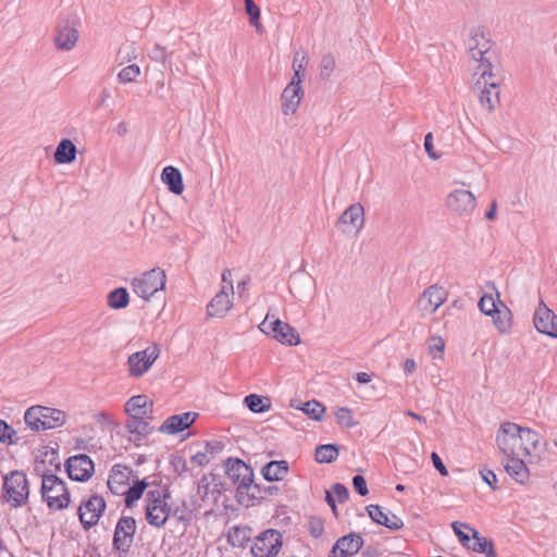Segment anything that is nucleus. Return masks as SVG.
<instances>
[{"instance_id": "obj_31", "label": "nucleus", "mask_w": 557, "mask_h": 557, "mask_svg": "<svg viewBox=\"0 0 557 557\" xmlns=\"http://www.w3.org/2000/svg\"><path fill=\"white\" fill-rule=\"evenodd\" d=\"M77 148L69 138H63L53 153L54 161L58 164H69L76 159Z\"/></svg>"}, {"instance_id": "obj_19", "label": "nucleus", "mask_w": 557, "mask_h": 557, "mask_svg": "<svg viewBox=\"0 0 557 557\" xmlns=\"http://www.w3.org/2000/svg\"><path fill=\"white\" fill-rule=\"evenodd\" d=\"M199 417V413L187 411L169 417L158 429L160 433L178 434L188 429Z\"/></svg>"}, {"instance_id": "obj_52", "label": "nucleus", "mask_w": 557, "mask_h": 557, "mask_svg": "<svg viewBox=\"0 0 557 557\" xmlns=\"http://www.w3.org/2000/svg\"><path fill=\"white\" fill-rule=\"evenodd\" d=\"M170 465L172 466L173 471L178 475L189 471L186 459L181 455L172 454L170 456Z\"/></svg>"}, {"instance_id": "obj_59", "label": "nucleus", "mask_w": 557, "mask_h": 557, "mask_svg": "<svg viewBox=\"0 0 557 557\" xmlns=\"http://www.w3.org/2000/svg\"><path fill=\"white\" fill-rule=\"evenodd\" d=\"M424 150L426 151L429 158L432 160H437L441 156L434 150L433 146V135L432 133H428L424 137Z\"/></svg>"}, {"instance_id": "obj_1", "label": "nucleus", "mask_w": 557, "mask_h": 557, "mask_svg": "<svg viewBox=\"0 0 557 557\" xmlns=\"http://www.w3.org/2000/svg\"><path fill=\"white\" fill-rule=\"evenodd\" d=\"M471 34L472 37L469 45L470 54L473 60L480 62L479 67L482 71L481 78L484 79V88L480 94V102L482 107H485L488 111H492L499 103L498 83L494 81L488 82L486 79V76L490 78L495 76V74L492 72L493 64L491 59L487 57L493 42L488 38L490 33L484 26L474 27Z\"/></svg>"}, {"instance_id": "obj_8", "label": "nucleus", "mask_w": 557, "mask_h": 557, "mask_svg": "<svg viewBox=\"0 0 557 557\" xmlns=\"http://www.w3.org/2000/svg\"><path fill=\"white\" fill-rule=\"evenodd\" d=\"M519 433H521V426L517 423L500 424L496 433V444L506 457L521 456Z\"/></svg>"}, {"instance_id": "obj_56", "label": "nucleus", "mask_w": 557, "mask_h": 557, "mask_svg": "<svg viewBox=\"0 0 557 557\" xmlns=\"http://www.w3.org/2000/svg\"><path fill=\"white\" fill-rule=\"evenodd\" d=\"M293 69H294V75H293L289 84H295V87H301L304 72H305V65L302 63H299L296 65V57L294 58Z\"/></svg>"}, {"instance_id": "obj_63", "label": "nucleus", "mask_w": 557, "mask_h": 557, "mask_svg": "<svg viewBox=\"0 0 557 557\" xmlns=\"http://www.w3.org/2000/svg\"><path fill=\"white\" fill-rule=\"evenodd\" d=\"M190 460L199 467H203L210 461L207 453L205 451L196 453L194 456H191Z\"/></svg>"}, {"instance_id": "obj_17", "label": "nucleus", "mask_w": 557, "mask_h": 557, "mask_svg": "<svg viewBox=\"0 0 557 557\" xmlns=\"http://www.w3.org/2000/svg\"><path fill=\"white\" fill-rule=\"evenodd\" d=\"M234 294L233 282L228 286H222L221 290L211 299L207 306V313L212 318H223L232 308L231 296Z\"/></svg>"}, {"instance_id": "obj_3", "label": "nucleus", "mask_w": 557, "mask_h": 557, "mask_svg": "<svg viewBox=\"0 0 557 557\" xmlns=\"http://www.w3.org/2000/svg\"><path fill=\"white\" fill-rule=\"evenodd\" d=\"M24 421L33 431L51 430L65 423L66 413L57 408L36 405L25 411Z\"/></svg>"}, {"instance_id": "obj_62", "label": "nucleus", "mask_w": 557, "mask_h": 557, "mask_svg": "<svg viewBox=\"0 0 557 557\" xmlns=\"http://www.w3.org/2000/svg\"><path fill=\"white\" fill-rule=\"evenodd\" d=\"M431 460H432L433 467L441 473V475H443V476L448 475V470L445 467L444 462L442 461V459L437 453L433 451L431 454Z\"/></svg>"}, {"instance_id": "obj_42", "label": "nucleus", "mask_w": 557, "mask_h": 557, "mask_svg": "<svg viewBox=\"0 0 557 557\" xmlns=\"http://www.w3.org/2000/svg\"><path fill=\"white\" fill-rule=\"evenodd\" d=\"M335 419L337 424L347 429H352L358 424L354 418L352 410L348 407H339L335 412Z\"/></svg>"}, {"instance_id": "obj_14", "label": "nucleus", "mask_w": 557, "mask_h": 557, "mask_svg": "<svg viewBox=\"0 0 557 557\" xmlns=\"http://www.w3.org/2000/svg\"><path fill=\"white\" fill-rule=\"evenodd\" d=\"M159 352V346L153 344L141 351L132 354L127 360L131 375L135 377L144 375L151 368Z\"/></svg>"}, {"instance_id": "obj_18", "label": "nucleus", "mask_w": 557, "mask_h": 557, "mask_svg": "<svg viewBox=\"0 0 557 557\" xmlns=\"http://www.w3.org/2000/svg\"><path fill=\"white\" fill-rule=\"evenodd\" d=\"M364 223V209L361 203L356 202L350 205L339 216L338 224H343L344 233L354 232L357 234Z\"/></svg>"}, {"instance_id": "obj_7", "label": "nucleus", "mask_w": 557, "mask_h": 557, "mask_svg": "<svg viewBox=\"0 0 557 557\" xmlns=\"http://www.w3.org/2000/svg\"><path fill=\"white\" fill-rule=\"evenodd\" d=\"M79 18L76 13L70 12L57 24V34L54 36V45L57 49L70 51L72 50L78 40L77 26Z\"/></svg>"}, {"instance_id": "obj_45", "label": "nucleus", "mask_w": 557, "mask_h": 557, "mask_svg": "<svg viewBox=\"0 0 557 557\" xmlns=\"http://www.w3.org/2000/svg\"><path fill=\"white\" fill-rule=\"evenodd\" d=\"M470 531L472 533L473 542H470V547L468 548L472 549L475 553L483 554L486 550V548L491 545L492 541L482 536L476 529H470Z\"/></svg>"}, {"instance_id": "obj_30", "label": "nucleus", "mask_w": 557, "mask_h": 557, "mask_svg": "<svg viewBox=\"0 0 557 557\" xmlns=\"http://www.w3.org/2000/svg\"><path fill=\"white\" fill-rule=\"evenodd\" d=\"M149 487L148 479H134L133 483L124 491V503L126 508H132L139 500L146 488Z\"/></svg>"}, {"instance_id": "obj_61", "label": "nucleus", "mask_w": 557, "mask_h": 557, "mask_svg": "<svg viewBox=\"0 0 557 557\" xmlns=\"http://www.w3.org/2000/svg\"><path fill=\"white\" fill-rule=\"evenodd\" d=\"M205 453L215 455L223 451L225 445L220 441H207L205 444Z\"/></svg>"}, {"instance_id": "obj_37", "label": "nucleus", "mask_w": 557, "mask_h": 557, "mask_svg": "<svg viewBox=\"0 0 557 557\" xmlns=\"http://www.w3.org/2000/svg\"><path fill=\"white\" fill-rule=\"evenodd\" d=\"M251 529L247 527H233L227 534V542L233 547H244L245 544L250 540Z\"/></svg>"}, {"instance_id": "obj_28", "label": "nucleus", "mask_w": 557, "mask_h": 557, "mask_svg": "<svg viewBox=\"0 0 557 557\" xmlns=\"http://www.w3.org/2000/svg\"><path fill=\"white\" fill-rule=\"evenodd\" d=\"M280 487L277 485H264L260 483H252L249 491H247V498L243 500L245 504H240L242 506L249 507L251 502L257 500L261 503L265 499V495L274 496L280 493Z\"/></svg>"}, {"instance_id": "obj_34", "label": "nucleus", "mask_w": 557, "mask_h": 557, "mask_svg": "<svg viewBox=\"0 0 557 557\" xmlns=\"http://www.w3.org/2000/svg\"><path fill=\"white\" fill-rule=\"evenodd\" d=\"M341 446L337 444H321L315 447L314 460L319 463H331L337 459Z\"/></svg>"}, {"instance_id": "obj_4", "label": "nucleus", "mask_w": 557, "mask_h": 557, "mask_svg": "<svg viewBox=\"0 0 557 557\" xmlns=\"http://www.w3.org/2000/svg\"><path fill=\"white\" fill-rule=\"evenodd\" d=\"M225 474L234 483L237 484L236 500L238 504H245L243 500L247 498V491L253 483V469L239 458L228 457L224 461Z\"/></svg>"}, {"instance_id": "obj_54", "label": "nucleus", "mask_w": 557, "mask_h": 557, "mask_svg": "<svg viewBox=\"0 0 557 557\" xmlns=\"http://www.w3.org/2000/svg\"><path fill=\"white\" fill-rule=\"evenodd\" d=\"M482 480L493 490H497V476L493 470L483 468L480 470Z\"/></svg>"}, {"instance_id": "obj_20", "label": "nucleus", "mask_w": 557, "mask_h": 557, "mask_svg": "<svg viewBox=\"0 0 557 557\" xmlns=\"http://www.w3.org/2000/svg\"><path fill=\"white\" fill-rule=\"evenodd\" d=\"M363 543L364 541L360 534L349 533L344 535L335 542L329 557H337V549L339 550V557H350L362 548Z\"/></svg>"}, {"instance_id": "obj_41", "label": "nucleus", "mask_w": 557, "mask_h": 557, "mask_svg": "<svg viewBox=\"0 0 557 557\" xmlns=\"http://www.w3.org/2000/svg\"><path fill=\"white\" fill-rule=\"evenodd\" d=\"M510 311L508 308L500 310L499 308L496 310L495 313H492L490 317L493 318V322L495 326L502 333H506L511 327V320H510Z\"/></svg>"}, {"instance_id": "obj_16", "label": "nucleus", "mask_w": 557, "mask_h": 557, "mask_svg": "<svg viewBox=\"0 0 557 557\" xmlns=\"http://www.w3.org/2000/svg\"><path fill=\"white\" fill-rule=\"evenodd\" d=\"M535 329L552 338H557V315L549 309L543 299L540 300L533 317Z\"/></svg>"}, {"instance_id": "obj_47", "label": "nucleus", "mask_w": 557, "mask_h": 557, "mask_svg": "<svg viewBox=\"0 0 557 557\" xmlns=\"http://www.w3.org/2000/svg\"><path fill=\"white\" fill-rule=\"evenodd\" d=\"M0 442L16 444L18 438L16 437V431L8 424L4 420L0 419Z\"/></svg>"}, {"instance_id": "obj_13", "label": "nucleus", "mask_w": 557, "mask_h": 557, "mask_svg": "<svg viewBox=\"0 0 557 557\" xmlns=\"http://www.w3.org/2000/svg\"><path fill=\"white\" fill-rule=\"evenodd\" d=\"M65 471L72 481L86 482L95 472V463L86 454H79L66 459Z\"/></svg>"}, {"instance_id": "obj_26", "label": "nucleus", "mask_w": 557, "mask_h": 557, "mask_svg": "<svg viewBox=\"0 0 557 557\" xmlns=\"http://www.w3.org/2000/svg\"><path fill=\"white\" fill-rule=\"evenodd\" d=\"M151 414L152 409L149 410L148 414L128 417V419L125 422V429L131 434L136 435V440L148 436L150 433H152L153 428L145 419H151Z\"/></svg>"}, {"instance_id": "obj_46", "label": "nucleus", "mask_w": 557, "mask_h": 557, "mask_svg": "<svg viewBox=\"0 0 557 557\" xmlns=\"http://www.w3.org/2000/svg\"><path fill=\"white\" fill-rule=\"evenodd\" d=\"M140 74V67L137 64L125 66L117 74L119 82L122 84L135 82Z\"/></svg>"}, {"instance_id": "obj_2", "label": "nucleus", "mask_w": 557, "mask_h": 557, "mask_svg": "<svg viewBox=\"0 0 557 557\" xmlns=\"http://www.w3.org/2000/svg\"><path fill=\"white\" fill-rule=\"evenodd\" d=\"M40 493L51 510H63L71 503V495L64 480L51 472H42Z\"/></svg>"}, {"instance_id": "obj_60", "label": "nucleus", "mask_w": 557, "mask_h": 557, "mask_svg": "<svg viewBox=\"0 0 557 557\" xmlns=\"http://www.w3.org/2000/svg\"><path fill=\"white\" fill-rule=\"evenodd\" d=\"M171 516H173L177 521L181 522H189L191 519L190 511H186L180 506L172 508Z\"/></svg>"}, {"instance_id": "obj_12", "label": "nucleus", "mask_w": 557, "mask_h": 557, "mask_svg": "<svg viewBox=\"0 0 557 557\" xmlns=\"http://www.w3.org/2000/svg\"><path fill=\"white\" fill-rule=\"evenodd\" d=\"M136 533V520L129 516H122L114 530L113 548L120 553H128Z\"/></svg>"}, {"instance_id": "obj_35", "label": "nucleus", "mask_w": 557, "mask_h": 557, "mask_svg": "<svg viewBox=\"0 0 557 557\" xmlns=\"http://www.w3.org/2000/svg\"><path fill=\"white\" fill-rule=\"evenodd\" d=\"M246 407L255 413H263L271 409V399L258 394H249L244 398Z\"/></svg>"}, {"instance_id": "obj_24", "label": "nucleus", "mask_w": 557, "mask_h": 557, "mask_svg": "<svg viewBox=\"0 0 557 557\" xmlns=\"http://www.w3.org/2000/svg\"><path fill=\"white\" fill-rule=\"evenodd\" d=\"M302 95L304 90L301 87H295V84H288L281 96L283 114H294L298 109Z\"/></svg>"}, {"instance_id": "obj_58", "label": "nucleus", "mask_w": 557, "mask_h": 557, "mask_svg": "<svg viewBox=\"0 0 557 557\" xmlns=\"http://www.w3.org/2000/svg\"><path fill=\"white\" fill-rule=\"evenodd\" d=\"M352 486L360 496H366L369 493L366 479L357 474L352 478Z\"/></svg>"}, {"instance_id": "obj_38", "label": "nucleus", "mask_w": 557, "mask_h": 557, "mask_svg": "<svg viewBox=\"0 0 557 557\" xmlns=\"http://www.w3.org/2000/svg\"><path fill=\"white\" fill-rule=\"evenodd\" d=\"M162 499H160L159 490H150L146 493L145 497V516L147 521H153L154 523H158L159 520H154L156 518L153 516V510L162 504Z\"/></svg>"}, {"instance_id": "obj_50", "label": "nucleus", "mask_w": 557, "mask_h": 557, "mask_svg": "<svg viewBox=\"0 0 557 557\" xmlns=\"http://www.w3.org/2000/svg\"><path fill=\"white\" fill-rule=\"evenodd\" d=\"M480 310L485 315H491L492 313H495L498 309V305L496 304V300L492 295L484 294L478 304Z\"/></svg>"}, {"instance_id": "obj_36", "label": "nucleus", "mask_w": 557, "mask_h": 557, "mask_svg": "<svg viewBox=\"0 0 557 557\" xmlns=\"http://www.w3.org/2000/svg\"><path fill=\"white\" fill-rule=\"evenodd\" d=\"M108 306L112 309H124L129 304V294L125 287H117L111 290L107 296Z\"/></svg>"}, {"instance_id": "obj_10", "label": "nucleus", "mask_w": 557, "mask_h": 557, "mask_svg": "<svg viewBox=\"0 0 557 557\" xmlns=\"http://www.w3.org/2000/svg\"><path fill=\"white\" fill-rule=\"evenodd\" d=\"M106 508V499L99 494H94L88 499H83L78 507L77 515L84 530L87 531L95 527Z\"/></svg>"}, {"instance_id": "obj_44", "label": "nucleus", "mask_w": 557, "mask_h": 557, "mask_svg": "<svg viewBox=\"0 0 557 557\" xmlns=\"http://www.w3.org/2000/svg\"><path fill=\"white\" fill-rule=\"evenodd\" d=\"M336 69L335 57L332 53L323 54L320 61V77L329 79Z\"/></svg>"}, {"instance_id": "obj_49", "label": "nucleus", "mask_w": 557, "mask_h": 557, "mask_svg": "<svg viewBox=\"0 0 557 557\" xmlns=\"http://www.w3.org/2000/svg\"><path fill=\"white\" fill-rule=\"evenodd\" d=\"M148 55L152 61L165 64L168 60L171 59L172 52H168L165 47L159 44H154V46L149 51Z\"/></svg>"}, {"instance_id": "obj_23", "label": "nucleus", "mask_w": 557, "mask_h": 557, "mask_svg": "<svg viewBox=\"0 0 557 557\" xmlns=\"http://www.w3.org/2000/svg\"><path fill=\"white\" fill-rule=\"evenodd\" d=\"M126 470H128V466L125 465L115 463L112 466L107 482L112 494L123 495L127 488L129 480L127 479Z\"/></svg>"}, {"instance_id": "obj_48", "label": "nucleus", "mask_w": 557, "mask_h": 557, "mask_svg": "<svg viewBox=\"0 0 557 557\" xmlns=\"http://www.w3.org/2000/svg\"><path fill=\"white\" fill-rule=\"evenodd\" d=\"M451 528H453L455 534L457 535L459 542L462 544V546L470 547L471 537L468 533H466L463 531V529L470 530L472 528L469 527V524L460 522V521H454L451 523Z\"/></svg>"}, {"instance_id": "obj_53", "label": "nucleus", "mask_w": 557, "mask_h": 557, "mask_svg": "<svg viewBox=\"0 0 557 557\" xmlns=\"http://www.w3.org/2000/svg\"><path fill=\"white\" fill-rule=\"evenodd\" d=\"M323 531H324L323 520L318 517H311L309 520V533L313 537L318 539L322 535Z\"/></svg>"}, {"instance_id": "obj_33", "label": "nucleus", "mask_w": 557, "mask_h": 557, "mask_svg": "<svg viewBox=\"0 0 557 557\" xmlns=\"http://www.w3.org/2000/svg\"><path fill=\"white\" fill-rule=\"evenodd\" d=\"M520 438V451L521 456H530L531 449H536L540 443V435L536 431L531 430L529 428L521 426V433H519Z\"/></svg>"}, {"instance_id": "obj_39", "label": "nucleus", "mask_w": 557, "mask_h": 557, "mask_svg": "<svg viewBox=\"0 0 557 557\" xmlns=\"http://www.w3.org/2000/svg\"><path fill=\"white\" fill-rule=\"evenodd\" d=\"M245 11L248 15L249 23L256 28V32L262 34L263 27L260 24V8L253 0H244Z\"/></svg>"}, {"instance_id": "obj_43", "label": "nucleus", "mask_w": 557, "mask_h": 557, "mask_svg": "<svg viewBox=\"0 0 557 557\" xmlns=\"http://www.w3.org/2000/svg\"><path fill=\"white\" fill-rule=\"evenodd\" d=\"M171 511H172V506H170L168 504V502H162V504L159 505L153 510V516L156 517L153 519L154 520H159V522L158 523H154L153 521H147V522L150 525H152V527L162 528V527H164V524L166 523L168 519L170 518Z\"/></svg>"}, {"instance_id": "obj_9", "label": "nucleus", "mask_w": 557, "mask_h": 557, "mask_svg": "<svg viewBox=\"0 0 557 557\" xmlns=\"http://www.w3.org/2000/svg\"><path fill=\"white\" fill-rule=\"evenodd\" d=\"M259 329L267 335L288 346H296L300 343L296 329L280 319L269 321V314L259 325Z\"/></svg>"}, {"instance_id": "obj_25", "label": "nucleus", "mask_w": 557, "mask_h": 557, "mask_svg": "<svg viewBox=\"0 0 557 557\" xmlns=\"http://www.w3.org/2000/svg\"><path fill=\"white\" fill-rule=\"evenodd\" d=\"M523 456L507 457L504 468L516 482L523 484L529 480L530 472L522 459Z\"/></svg>"}, {"instance_id": "obj_29", "label": "nucleus", "mask_w": 557, "mask_h": 557, "mask_svg": "<svg viewBox=\"0 0 557 557\" xmlns=\"http://www.w3.org/2000/svg\"><path fill=\"white\" fill-rule=\"evenodd\" d=\"M161 180L174 195H181L184 191L182 173L177 168L173 165L165 166L162 170Z\"/></svg>"}, {"instance_id": "obj_40", "label": "nucleus", "mask_w": 557, "mask_h": 557, "mask_svg": "<svg viewBox=\"0 0 557 557\" xmlns=\"http://www.w3.org/2000/svg\"><path fill=\"white\" fill-rule=\"evenodd\" d=\"M299 409L315 421L322 420L325 412V407L315 399L304 403Z\"/></svg>"}, {"instance_id": "obj_5", "label": "nucleus", "mask_w": 557, "mask_h": 557, "mask_svg": "<svg viewBox=\"0 0 557 557\" xmlns=\"http://www.w3.org/2000/svg\"><path fill=\"white\" fill-rule=\"evenodd\" d=\"M3 498L13 508L27 504L29 497V483L23 471L14 470L3 479Z\"/></svg>"}, {"instance_id": "obj_64", "label": "nucleus", "mask_w": 557, "mask_h": 557, "mask_svg": "<svg viewBox=\"0 0 557 557\" xmlns=\"http://www.w3.org/2000/svg\"><path fill=\"white\" fill-rule=\"evenodd\" d=\"M380 550L372 546L366 547L361 553L362 557H380Z\"/></svg>"}, {"instance_id": "obj_21", "label": "nucleus", "mask_w": 557, "mask_h": 557, "mask_svg": "<svg viewBox=\"0 0 557 557\" xmlns=\"http://www.w3.org/2000/svg\"><path fill=\"white\" fill-rule=\"evenodd\" d=\"M447 292L438 285L428 287L419 298V305L423 310L434 313L446 300Z\"/></svg>"}, {"instance_id": "obj_51", "label": "nucleus", "mask_w": 557, "mask_h": 557, "mask_svg": "<svg viewBox=\"0 0 557 557\" xmlns=\"http://www.w3.org/2000/svg\"><path fill=\"white\" fill-rule=\"evenodd\" d=\"M55 448L51 447H46V451L44 453V457L40 462L41 463H46L48 462L50 466H53L55 468V470H60L61 469V463H60V460H59V455H58V448H59V445L55 444ZM36 462L38 463L39 460L38 458L36 459Z\"/></svg>"}, {"instance_id": "obj_15", "label": "nucleus", "mask_w": 557, "mask_h": 557, "mask_svg": "<svg viewBox=\"0 0 557 557\" xmlns=\"http://www.w3.org/2000/svg\"><path fill=\"white\" fill-rule=\"evenodd\" d=\"M446 206L453 213L468 216L474 211L476 199L469 190L456 189L447 196Z\"/></svg>"}, {"instance_id": "obj_11", "label": "nucleus", "mask_w": 557, "mask_h": 557, "mask_svg": "<svg viewBox=\"0 0 557 557\" xmlns=\"http://www.w3.org/2000/svg\"><path fill=\"white\" fill-rule=\"evenodd\" d=\"M282 537L281 532L274 529L261 532L251 547V554L253 557H275L283 545Z\"/></svg>"}, {"instance_id": "obj_22", "label": "nucleus", "mask_w": 557, "mask_h": 557, "mask_svg": "<svg viewBox=\"0 0 557 557\" xmlns=\"http://www.w3.org/2000/svg\"><path fill=\"white\" fill-rule=\"evenodd\" d=\"M366 510L370 519L379 525H383L391 531H398L404 528V522L398 516L392 513L389 517L379 505H368Z\"/></svg>"}, {"instance_id": "obj_32", "label": "nucleus", "mask_w": 557, "mask_h": 557, "mask_svg": "<svg viewBox=\"0 0 557 557\" xmlns=\"http://www.w3.org/2000/svg\"><path fill=\"white\" fill-rule=\"evenodd\" d=\"M152 408V401L146 395H135L125 403V412L128 417L148 414L147 406Z\"/></svg>"}, {"instance_id": "obj_6", "label": "nucleus", "mask_w": 557, "mask_h": 557, "mask_svg": "<svg viewBox=\"0 0 557 557\" xmlns=\"http://www.w3.org/2000/svg\"><path fill=\"white\" fill-rule=\"evenodd\" d=\"M166 275L160 268L145 272L139 277L132 280L133 292L140 298L149 300L157 292L164 289Z\"/></svg>"}, {"instance_id": "obj_57", "label": "nucleus", "mask_w": 557, "mask_h": 557, "mask_svg": "<svg viewBox=\"0 0 557 557\" xmlns=\"http://www.w3.org/2000/svg\"><path fill=\"white\" fill-rule=\"evenodd\" d=\"M332 491L336 495L338 503L344 504L349 498L348 488L342 483H334L332 485Z\"/></svg>"}, {"instance_id": "obj_55", "label": "nucleus", "mask_w": 557, "mask_h": 557, "mask_svg": "<svg viewBox=\"0 0 557 557\" xmlns=\"http://www.w3.org/2000/svg\"><path fill=\"white\" fill-rule=\"evenodd\" d=\"M432 344L429 346V351L433 358H442L444 354L445 343L441 337L432 338Z\"/></svg>"}, {"instance_id": "obj_27", "label": "nucleus", "mask_w": 557, "mask_h": 557, "mask_svg": "<svg viewBox=\"0 0 557 557\" xmlns=\"http://www.w3.org/2000/svg\"><path fill=\"white\" fill-rule=\"evenodd\" d=\"M289 471L286 460H271L261 468V474L268 482L283 480Z\"/></svg>"}]
</instances>
